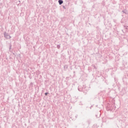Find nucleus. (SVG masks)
<instances>
[{
  "label": "nucleus",
  "instance_id": "obj_1",
  "mask_svg": "<svg viewBox=\"0 0 128 128\" xmlns=\"http://www.w3.org/2000/svg\"><path fill=\"white\" fill-rule=\"evenodd\" d=\"M58 2H59L60 4H62L64 2V1H62V0H59Z\"/></svg>",
  "mask_w": 128,
  "mask_h": 128
},
{
  "label": "nucleus",
  "instance_id": "obj_2",
  "mask_svg": "<svg viewBox=\"0 0 128 128\" xmlns=\"http://www.w3.org/2000/svg\"><path fill=\"white\" fill-rule=\"evenodd\" d=\"M46 96L48 94V93H45Z\"/></svg>",
  "mask_w": 128,
  "mask_h": 128
}]
</instances>
